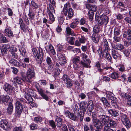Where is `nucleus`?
<instances>
[{"mask_svg": "<svg viewBox=\"0 0 131 131\" xmlns=\"http://www.w3.org/2000/svg\"><path fill=\"white\" fill-rule=\"evenodd\" d=\"M38 51L39 53L36 48L32 49V52L34 55L35 57H37V61L39 64H40L42 62L41 59L43 58L44 55L43 51L40 47H39Z\"/></svg>", "mask_w": 131, "mask_h": 131, "instance_id": "obj_1", "label": "nucleus"}, {"mask_svg": "<svg viewBox=\"0 0 131 131\" xmlns=\"http://www.w3.org/2000/svg\"><path fill=\"white\" fill-rule=\"evenodd\" d=\"M103 48L104 50H109V48L108 46V43L106 39H104L103 42Z\"/></svg>", "mask_w": 131, "mask_h": 131, "instance_id": "obj_33", "label": "nucleus"}, {"mask_svg": "<svg viewBox=\"0 0 131 131\" xmlns=\"http://www.w3.org/2000/svg\"><path fill=\"white\" fill-rule=\"evenodd\" d=\"M65 114L70 119L74 121H76L77 117L73 113L69 112L68 111H67L65 112Z\"/></svg>", "mask_w": 131, "mask_h": 131, "instance_id": "obj_16", "label": "nucleus"}, {"mask_svg": "<svg viewBox=\"0 0 131 131\" xmlns=\"http://www.w3.org/2000/svg\"><path fill=\"white\" fill-rule=\"evenodd\" d=\"M11 101L8 95L0 96V103H3L5 105H7L8 103L11 102Z\"/></svg>", "mask_w": 131, "mask_h": 131, "instance_id": "obj_8", "label": "nucleus"}, {"mask_svg": "<svg viewBox=\"0 0 131 131\" xmlns=\"http://www.w3.org/2000/svg\"><path fill=\"white\" fill-rule=\"evenodd\" d=\"M58 50L60 52H65V50L63 49L62 46L61 45H58Z\"/></svg>", "mask_w": 131, "mask_h": 131, "instance_id": "obj_51", "label": "nucleus"}, {"mask_svg": "<svg viewBox=\"0 0 131 131\" xmlns=\"http://www.w3.org/2000/svg\"><path fill=\"white\" fill-rule=\"evenodd\" d=\"M56 121L57 122V125L58 127H60L62 125V121L61 118L57 116Z\"/></svg>", "mask_w": 131, "mask_h": 131, "instance_id": "obj_35", "label": "nucleus"}, {"mask_svg": "<svg viewBox=\"0 0 131 131\" xmlns=\"http://www.w3.org/2000/svg\"><path fill=\"white\" fill-rule=\"evenodd\" d=\"M28 70L25 77L26 81L29 83L31 82V80L35 76V73L32 66L30 64L27 66Z\"/></svg>", "mask_w": 131, "mask_h": 131, "instance_id": "obj_2", "label": "nucleus"}, {"mask_svg": "<svg viewBox=\"0 0 131 131\" xmlns=\"http://www.w3.org/2000/svg\"><path fill=\"white\" fill-rule=\"evenodd\" d=\"M6 37L2 34L0 33V42L6 43L8 42Z\"/></svg>", "mask_w": 131, "mask_h": 131, "instance_id": "obj_32", "label": "nucleus"}, {"mask_svg": "<svg viewBox=\"0 0 131 131\" xmlns=\"http://www.w3.org/2000/svg\"><path fill=\"white\" fill-rule=\"evenodd\" d=\"M101 101L103 104L105 105L106 107H109L110 105L109 103L108 102L107 99L104 97H102L101 99Z\"/></svg>", "mask_w": 131, "mask_h": 131, "instance_id": "obj_42", "label": "nucleus"}, {"mask_svg": "<svg viewBox=\"0 0 131 131\" xmlns=\"http://www.w3.org/2000/svg\"><path fill=\"white\" fill-rule=\"evenodd\" d=\"M35 95L34 91L30 89H27L26 90L25 94L24 97L28 101L29 103H31L33 101L32 96H34Z\"/></svg>", "mask_w": 131, "mask_h": 131, "instance_id": "obj_3", "label": "nucleus"}, {"mask_svg": "<svg viewBox=\"0 0 131 131\" xmlns=\"http://www.w3.org/2000/svg\"><path fill=\"white\" fill-rule=\"evenodd\" d=\"M124 38H127V39H131V30L128 29L127 31H124L123 35Z\"/></svg>", "mask_w": 131, "mask_h": 131, "instance_id": "obj_23", "label": "nucleus"}, {"mask_svg": "<svg viewBox=\"0 0 131 131\" xmlns=\"http://www.w3.org/2000/svg\"><path fill=\"white\" fill-rule=\"evenodd\" d=\"M92 39L95 43H97L100 39L99 35L96 34H93L91 37Z\"/></svg>", "mask_w": 131, "mask_h": 131, "instance_id": "obj_26", "label": "nucleus"}, {"mask_svg": "<svg viewBox=\"0 0 131 131\" xmlns=\"http://www.w3.org/2000/svg\"><path fill=\"white\" fill-rule=\"evenodd\" d=\"M75 40V38L73 37H71L69 40L68 42L69 43L73 45L74 43V42Z\"/></svg>", "mask_w": 131, "mask_h": 131, "instance_id": "obj_59", "label": "nucleus"}, {"mask_svg": "<svg viewBox=\"0 0 131 131\" xmlns=\"http://www.w3.org/2000/svg\"><path fill=\"white\" fill-rule=\"evenodd\" d=\"M5 33L6 36H8L10 38H12L13 36L12 32L8 28H7L5 29Z\"/></svg>", "mask_w": 131, "mask_h": 131, "instance_id": "obj_27", "label": "nucleus"}, {"mask_svg": "<svg viewBox=\"0 0 131 131\" xmlns=\"http://www.w3.org/2000/svg\"><path fill=\"white\" fill-rule=\"evenodd\" d=\"M71 8H72L70 5V3L69 2L67 3L64 5L63 11L62 12V13L63 14L64 13V15L66 16L67 14L68 10Z\"/></svg>", "mask_w": 131, "mask_h": 131, "instance_id": "obj_17", "label": "nucleus"}, {"mask_svg": "<svg viewBox=\"0 0 131 131\" xmlns=\"http://www.w3.org/2000/svg\"><path fill=\"white\" fill-rule=\"evenodd\" d=\"M87 106L88 111L90 112H92L94 108V105L92 101V100L89 101L87 103Z\"/></svg>", "mask_w": 131, "mask_h": 131, "instance_id": "obj_20", "label": "nucleus"}, {"mask_svg": "<svg viewBox=\"0 0 131 131\" xmlns=\"http://www.w3.org/2000/svg\"><path fill=\"white\" fill-rule=\"evenodd\" d=\"M73 10L72 8L68 10V16H73Z\"/></svg>", "mask_w": 131, "mask_h": 131, "instance_id": "obj_61", "label": "nucleus"}, {"mask_svg": "<svg viewBox=\"0 0 131 131\" xmlns=\"http://www.w3.org/2000/svg\"><path fill=\"white\" fill-rule=\"evenodd\" d=\"M112 53L113 58L116 60L120 58V55L118 53L117 50L115 48H113L112 50Z\"/></svg>", "mask_w": 131, "mask_h": 131, "instance_id": "obj_18", "label": "nucleus"}, {"mask_svg": "<svg viewBox=\"0 0 131 131\" xmlns=\"http://www.w3.org/2000/svg\"><path fill=\"white\" fill-rule=\"evenodd\" d=\"M94 123V126L96 128L99 130L101 129L102 127L104 125V124H103L100 121L99 119H97V121L95 122H93Z\"/></svg>", "mask_w": 131, "mask_h": 131, "instance_id": "obj_15", "label": "nucleus"}, {"mask_svg": "<svg viewBox=\"0 0 131 131\" xmlns=\"http://www.w3.org/2000/svg\"><path fill=\"white\" fill-rule=\"evenodd\" d=\"M13 131H23V130L21 127H15L13 129Z\"/></svg>", "mask_w": 131, "mask_h": 131, "instance_id": "obj_63", "label": "nucleus"}, {"mask_svg": "<svg viewBox=\"0 0 131 131\" xmlns=\"http://www.w3.org/2000/svg\"><path fill=\"white\" fill-rule=\"evenodd\" d=\"M84 131H94L93 125L92 124H90L89 127L86 124L84 125Z\"/></svg>", "mask_w": 131, "mask_h": 131, "instance_id": "obj_29", "label": "nucleus"}, {"mask_svg": "<svg viewBox=\"0 0 131 131\" xmlns=\"http://www.w3.org/2000/svg\"><path fill=\"white\" fill-rule=\"evenodd\" d=\"M38 91L41 96L47 101H48L49 98V97L44 93V90L41 89H38Z\"/></svg>", "mask_w": 131, "mask_h": 131, "instance_id": "obj_21", "label": "nucleus"}, {"mask_svg": "<svg viewBox=\"0 0 131 131\" xmlns=\"http://www.w3.org/2000/svg\"><path fill=\"white\" fill-rule=\"evenodd\" d=\"M16 105V115L19 116L20 115L22 111L23 106L22 103L19 101H17L15 103Z\"/></svg>", "mask_w": 131, "mask_h": 131, "instance_id": "obj_7", "label": "nucleus"}, {"mask_svg": "<svg viewBox=\"0 0 131 131\" xmlns=\"http://www.w3.org/2000/svg\"><path fill=\"white\" fill-rule=\"evenodd\" d=\"M14 81L16 82L19 84H21L23 80L21 78L17 77L14 78Z\"/></svg>", "mask_w": 131, "mask_h": 131, "instance_id": "obj_44", "label": "nucleus"}, {"mask_svg": "<svg viewBox=\"0 0 131 131\" xmlns=\"http://www.w3.org/2000/svg\"><path fill=\"white\" fill-rule=\"evenodd\" d=\"M127 39L128 41H125L124 42V44L125 46L128 47L131 44V39L129 40V39Z\"/></svg>", "mask_w": 131, "mask_h": 131, "instance_id": "obj_56", "label": "nucleus"}, {"mask_svg": "<svg viewBox=\"0 0 131 131\" xmlns=\"http://www.w3.org/2000/svg\"><path fill=\"white\" fill-rule=\"evenodd\" d=\"M66 31L67 33L69 35L73 36H75L76 34L74 33V31L72 30L70 27H68L66 28Z\"/></svg>", "mask_w": 131, "mask_h": 131, "instance_id": "obj_37", "label": "nucleus"}, {"mask_svg": "<svg viewBox=\"0 0 131 131\" xmlns=\"http://www.w3.org/2000/svg\"><path fill=\"white\" fill-rule=\"evenodd\" d=\"M117 36H114L113 39L116 42H119L121 40V38L120 37Z\"/></svg>", "mask_w": 131, "mask_h": 131, "instance_id": "obj_58", "label": "nucleus"}, {"mask_svg": "<svg viewBox=\"0 0 131 131\" xmlns=\"http://www.w3.org/2000/svg\"><path fill=\"white\" fill-rule=\"evenodd\" d=\"M104 110L101 107H99L97 110V112L98 114V115L99 114H102L104 112Z\"/></svg>", "mask_w": 131, "mask_h": 131, "instance_id": "obj_62", "label": "nucleus"}, {"mask_svg": "<svg viewBox=\"0 0 131 131\" xmlns=\"http://www.w3.org/2000/svg\"><path fill=\"white\" fill-rule=\"evenodd\" d=\"M31 3L32 6L35 9H37L39 7V5L36 3L34 1H32Z\"/></svg>", "mask_w": 131, "mask_h": 131, "instance_id": "obj_46", "label": "nucleus"}, {"mask_svg": "<svg viewBox=\"0 0 131 131\" xmlns=\"http://www.w3.org/2000/svg\"><path fill=\"white\" fill-rule=\"evenodd\" d=\"M13 106L12 103H10L7 108V114L9 115L11 114L13 111Z\"/></svg>", "mask_w": 131, "mask_h": 131, "instance_id": "obj_28", "label": "nucleus"}, {"mask_svg": "<svg viewBox=\"0 0 131 131\" xmlns=\"http://www.w3.org/2000/svg\"><path fill=\"white\" fill-rule=\"evenodd\" d=\"M8 124L6 120H1L0 122V126L4 129L7 130L9 129Z\"/></svg>", "mask_w": 131, "mask_h": 131, "instance_id": "obj_13", "label": "nucleus"}, {"mask_svg": "<svg viewBox=\"0 0 131 131\" xmlns=\"http://www.w3.org/2000/svg\"><path fill=\"white\" fill-rule=\"evenodd\" d=\"M100 27L99 26H96L94 27L93 30L96 34L99 33L100 32Z\"/></svg>", "mask_w": 131, "mask_h": 131, "instance_id": "obj_48", "label": "nucleus"}, {"mask_svg": "<svg viewBox=\"0 0 131 131\" xmlns=\"http://www.w3.org/2000/svg\"><path fill=\"white\" fill-rule=\"evenodd\" d=\"M95 19L96 22L100 26L103 24L106 25L108 22V17H95Z\"/></svg>", "mask_w": 131, "mask_h": 131, "instance_id": "obj_5", "label": "nucleus"}, {"mask_svg": "<svg viewBox=\"0 0 131 131\" xmlns=\"http://www.w3.org/2000/svg\"><path fill=\"white\" fill-rule=\"evenodd\" d=\"M19 24L21 29L24 32H26L29 31V28L27 26L24 25L23 23L22 19L21 18L19 19Z\"/></svg>", "mask_w": 131, "mask_h": 131, "instance_id": "obj_12", "label": "nucleus"}, {"mask_svg": "<svg viewBox=\"0 0 131 131\" xmlns=\"http://www.w3.org/2000/svg\"><path fill=\"white\" fill-rule=\"evenodd\" d=\"M124 47L123 45L121 44H117L115 46V48L119 50H121L124 49Z\"/></svg>", "mask_w": 131, "mask_h": 131, "instance_id": "obj_45", "label": "nucleus"}, {"mask_svg": "<svg viewBox=\"0 0 131 131\" xmlns=\"http://www.w3.org/2000/svg\"><path fill=\"white\" fill-rule=\"evenodd\" d=\"M10 51L11 53L16 52L17 51V49L16 47L12 46L10 48Z\"/></svg>", "mask_w": 131, "mask_h": 131, "instance_id": "obj_60", "label": "nucleus"}, {"mask_svg": "<svg viewBox=\"0 0 131 131\" xmlns=\"http://www.w3.org/2000/svg\"><path fill=\"white\" fill-rule=\"evenodd\" d=\"M49 125L54 129L56 128V126L54 121L53 120H50L49 122Z\"/></svg>", "mask_w": 131, "mask_h": 131, "instance_id": "obj_49", "label": "nucleus"}, {"mask_svg": "<svg viewBox=\"0 0 131 131\" xmlns=\"http://www.w3.org/2000/svg\"><path fill=\"white\" fill-rule=\"evenodd\" d=\"M42 120V118L39 116L35 117L34 118V121L36 122H41Z\"/></svg>", "mask_w": 131, "mask_h": 131, "instance_id": "obj_50", "label": "nucleus"}, {"mask_svg": "<svg viewBox=\"0 0 131 131\" xmlns=\"http://www.w3.org/2000/svg\"><path fill=\"white\" fill-rule=\"evenodd\" d=\"M102 56L105 58L108 61L111 62L112 58L110 54L108 53V50H106L103 51Z\"/></svg>", "mask_w": 131, "mask_h": 131, "instance_id": "obj_22", "label": "nucleus"}, {"mask_svg": "<svg viewBox=\"0 0 131 131\" xmlns=\"http://www.w3.org/2000/svg\"><path fill=\"white\" fill-rule=\"evenodd\" d=\"M86 39L84 37L81 36V38H79V41L80 43H85V42Z\"/></svg>", "mask_w": 131, "mask_h": 131, "instance_id": "obj_52", "label": "nucleus"}, {"mask_svg": "<svg viewBox=\"0 0 131 131\" xmlns=\"http://www.w3.org/2000/svg\"><path fill=\"white\" fill-rule=\"evenodd\" d=\"M109 116L103 114H99L98 115L99 120L104 125L109 121Z\"/></svg>", "mask_w": 131, "mask_h": 131, "instance_id": "obj_9", "label": "nucleus"}, {"mask_svg": "<svg viewBox=\"0 0 131 131\" xmlns=\"http://www.w3.org/2000/svg\"><path fill=\"white\" fill-rule=\"evenodd\" d=\"M9 63L11 66H14L18 67L20 66V63L19 62L15 59H12L10 60Z\"/></svg>", "mask_w": 131, "mask_h": 131, "instance_id": "obj_36", "label": "nucleus"}, {"mask_svg": "<svg viewBox=\"0 0 131 131\" xmlns=\"http://www.w3.org/2000/svg\"><path fill=\"white\" fill-rule=\"evenodd\" d=\"M10 49V46L8 45H4L2 49L1 52L4 53V54H6L7 52Z\"/></svg>", "mask_w": 131, "mask_h": 131, "instance_id": "obj_31", "label": "nucleus"}, {"mask_svg": "<svg viewBox=\"0 0 131 131\" xmlns=\"http://www.w3.org/2000/svg\"><path fill=\"white\" fill-rule=\"evenodd\" d=\"M45 47L46 50L47 52H48V49H49L50 51L52 54L54 55L56 54L54 47L51 44H49L48 46H47Z\"/></svg>", "mask_w": 131, "mask_h": 131, "instance_id": "obj_19", "label": "nucleus"}, {"mask_svg": "<svg viewBox=\"0 0 131 131\" xmlns=\"http://www.w3.org/2000/svg\"><path fill=\"white\" fill-rule=\"evenodd\" d=\"M92 114V122H95L97 121V113L96 112H92L91 114Z\"/></svg>", "mask_w": 131, "mask_h": 131, "instance_id": "obj_41", "label": "nucleus"}, {"mask_svg": "<svg viewBox=\"0 0 131 131\" xmlns=\"http://www.w3.org/2000/svg\"><path fill=\"white\" fill-rule=\"evenodd\" d=\"M62 78L64 82L70 79L69 77L66 74H64L63 75L62 77Z\"/></svg>", "mask_w": 131, "mask_h": 131, "instance_id": "obj_53", "label": "nucleus"}, {"mask_svg": "<svg viewBox=\"0 0 131 131\" xmlns=\"http://www.w3.org/2000/svg\"><path fill=\"white\" fill-rule=\"evenodd\" d=\"M60 61L59 63L60 65L62 66L66 63V58L63 55L60 54L59 57Z\"/></svg>", "mask_w": 131, "mask_h": 131, "instance_id": "obj_25", "label": "nucleus"}, {"mask_svg": "<svg viewBox=\"0 0 131 131\" xmlns=\"http://www.w3.org/2000/svg\"><path fill=\"white\" fill-rule=\"evenodd\" d=\"M114 94L111 92L109 91L106 92V97L111 102L112 105L114 106L115 104L114 105L113 104H114L116 102L117 100L116 98L114 96Z\"/></svg>", "mask_w": 131, "mask_h": 131, "instance_id": "obj_6", "label": "nucleus"}, {"mask_svg": "<svg viewBox=\"0 0 131 131\" xmlns=\"http://www.w3.org/2000/svg\"><path fill=\"white\" fill-rule=\"evenodd\" d=\"M50 3L49 4V8L52 12H54V8L56 7V2L54 0H49Z\"/></svg>", "mask_w": 131, "mask_h": 131, "instance_id": "obj_24", "label": "nucleus"}, {"mask_svg": "<svg viewBox=\"0 0 131 131\" xmlns=\"http://www.w3.org/2000/svg\"><path fill=\"white\" fill-rule=\"evenodd\" d=\"M37 127V125L34 124H31L30 126V128L32 130L36 129Z\"/></svg>", "mask_w": 131, "mask_h": 131, "instance_id": "obj_57", "label": "nucleus"}, {"mask_svg": "<svg viewBox=\"0 0 131 131\" xmlns=\"http://www.w3.org/2000/svg\"><path fill=\"white\" fill-rule=\"evenodd\" d=\"M120 116L123 123L125 125L127 128H129L130 127V121L127 115L122 113H120Z\"/></svg>", "mask_w": 131, "mask_h": 131, "instance_id": "obj_4", "label": "nucleus"}, {"mask_svg": "<svg viewBox=\"0 0 131 131\" xmlns=\"http://www.w3.org/2000/svg\"><path fill=\"white\" fill-rule=\"evenodd\" d=\"M19 50L22 55L23 56H24L26 52L25 49L22 46H20L19 47Z\"/></svg>", "mask_w": 131, "mask_h": 131, "instance_id": "obj_39", "label": "nucleus"}, {"mask_svg": "<svg viewBox=\"0 0 131 131\" xmlns=\"http://www.w3.org/2000/svg\"><path fill=\"white\" fill-rule=\"evenodd\" d=\"M55 67L53 63L50 64L48 67V69L50 71H53L54 70Z\"/></svg>", "mask_w": 131, "mask_h": 131, "instance_id": "obj_54", "label": "nucleus"}, {"mask_svg": "<svg viewBox=\"0 0 131 131\" xmlns=\"http://www.w3.org/2000/svg\"><path fill=\"white\" fill-rule=\"evenodd\" d=\"M108 112L111 115L114 117L117 116L119 115L118 112L115 110L112 109L108 110Z\"/></svg>", "mask_w": 131, "mask_h": 131, "instance_id": "obj_30", "label": "nucleus"}, {"mask_svg": "<svg viewBox=\"0 0 131 131\" xmlns=\"http://www.w3.org/2000/svg\"><path fill=\"white\" fill-rule=\"evenodd\" d=\"M120 30L119 28H115L114 30V36L119 35L120 34Z\"/></svg>", "mask_w": 131, "mask_h": 131, "instance_id": "obj_47", "label": "nucleus"}, {"mask_svg": "<svg viewBox=\"0 0 131 131\" xmlns=\"http://www.w3.org/2000/svg\"><path fill=\"white\" fill-rule=\"evenodd\" d=\"M85 6L86 8L89 10L95 12L97 10V7L96 5L87 3L85 4Z\"/></svg>", "mask_w": 131, "mask_h": 131, "instance_id": "obj_14", "label": "nucleus"}, {"mask_svg": "<svg viewBox=\"0 0 131 131\" xmlns=\"http://www.w3.org/2000/svg\"><path fill=\"white\" fill-rule=\"evenodd\" d=\"M4 90L8 94H11L13 91V87L8 83H6L3 88Z\"/></svg>", "mask_w": 131, "mask_h": 131, "instance_id": "obj_10", "label": "nucleus"}, {"mask_svg": "<svg viewBox=\"0 0 131 131\" xmlns=\"http://www.w3.org/2000/svg\"><path fill=\"white\" fill-rule=\"evenodd\" d=\"M80 58L79 56H76L74 57L72 59V61L73 64H77L80 60Z\"/></svg>", "mask_w": 131, "mask_h": 131, "instance_id": "obj_40", "label": "nucleus"}, {"mask_svg": "<svg viewBox=\"0 0 131 131\" xmlns=\"http://www.w3.org/2000/svg\"><path fill=\"white\" fill-rule=\"evenodd\" d=\"M123 53L126 57H129L130 54V52L128 49H125L124 50Z\"/></svg>", "mask_w": 131, "mask_h": 131, "instance_id": "obj_55", "label": "nucleus"}, {"mask_svg": "<svg viewBox=\"0 0 131 131\" xmlns=\"http://www.w3.org/2000/svg\"><path fill=\"white\" fill-rule=\"evenodd\" d=\"M109 77L114 79H116L119 77L118 74L115 72L112 73L109 75Z\"/></svg>", "mask_w": 131, "mask_h": 131, "instance_id": "obj_43", "label": "nucleus"}, {"mask_svg": "<svg viewBox=\"0 0 131 131\" xmlns=\"http://www.w3.org/2000/svg\"><path fill=\"white\" fill-rule=\"evenodd\" d=\"M64 83L66 85L68 88L71 87L73 85L72 82L71 80L70 79L68 80H67Z\"/></svg>", "mask_w": 131, "mask_h": 131, "instance_id": "obj_38", "label": "nucleus"}, {"mask_svg": "<svg viewBox=\"0 0 131 131\" xmlns=\"http://www.w3.org/2000/svg\"><path fill=\"white\" fill-rule=\"evenodd\" d=\"M87 107L86 106V104L84 101L82 102L80 104L79 110L80 112L79 113H83L84 114L86 112Z\"/></svg>", "mask_w": 131, "mask_h": 131, "instance_id": "obj_11", "label": "nucleus"}, {"mask_svg": "<svg viewBox=\"0 0 131 131\" xmlns=\"http://www.w3.org/2000/svg\"><path fill=\"white\" fill-rule=\"evenodd\" d=\"M116 126V124L114 121L112 120H110L109 123L107 124L106 126L114 128Z\"/></svg>", "mask_w": 131, "mask_h": 131, "instance_id": "obj_34", "label": "nucleus"}, {"mask_svg": "<svg viewBox=\"0 0 131 131\" xmlns=\"http://www.w3.org/2000/svg\"><path fill=\"white\" fill-rule=\"evenodd\" d=\"M104 131H115L106 126L104 127Z\"/></svg>", "mask_w": 131, "mask_h": 131, "instance_id": "obj_64", "label": "nucleus"}]
</instances>
